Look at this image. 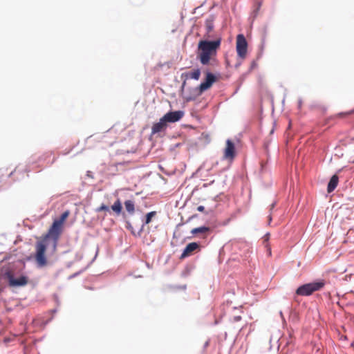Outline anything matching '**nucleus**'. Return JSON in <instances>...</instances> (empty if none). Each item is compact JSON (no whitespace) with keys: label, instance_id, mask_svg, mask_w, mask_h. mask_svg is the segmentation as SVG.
Returning a JSON list of instances; mask_svg holds the SVG:
<instances>
[{"label":"nucleus","instance_id":"f257e3e1","mask_svg":"<svg viewBox=\"0 0 354 354\" xmlns=\"http://www.w3.org/2000/svg\"><path fill=\"white\" fill-rule=\"evenodd\" d=\"M69 213V211L66 210L58 218L55 219L44 239L37 242L35 261L38 267L41 268L47 263L45 256L47 247H51L52 252L56 250L64 223L68 218Z\"/></svg>","mask_w":354,"mask_h":354},{"label":"nucleus","instance_id":"f03ea898","mask_svg":"<svg viewBox=\"0 0 354 354\" xmlns=\"http://www.w3.org/2000/svg\"><path fill=\"white\" fill-rule=\"evenodd\" d=\"M21 266V263H14L2 270L3 278L8 280V284L11 287H21L28 283L27 276L21 274L17 277L19 274L17 270H19Z\"/></svg>","mask_w":354,"mask_h":354},{"label":"nucleus","instance_id":"7ed1b4c3","mask_svg":"<svg viewBox=\"0 0 354 354\" xmlns=\"http://www.w3.org/2000/svg\"><path fill=\"white\" fill-rule=\"evenodd\" d=\"M205 77L204 80L199 84L198 86L193 88L191 91V96L187 98V101L194 100L196 97L202 95L203 92L208 90L215 83L218 77L213 73L206 71Z\"/></svg>","mask_w":354,"mask_h":354},{"label":"nucleus","instance_id":"20e7f679","mask_svg":"<svg viewBox=\"0 0 354 354\" xmlns=\"http://www.w3.org/2000/svg\"><path fill=\"white\" fill-rule=\"evenodd\" d=\"M219 47L220 46H198L196 57L201 64L208 65L211 59L216 55Z\"/></svg>","mask_w":354,"mask_h":354},{"label":"nucleus","instance_id":"39448f33","mask_svg":"<svg viewBox=\"0 0 354 354\" xmlns=\"http://www.w3.org/2000/svg\"><path fill=\"white\" fill-rule=\"evenodd\" d=\"M325 285V281L322 279L313 281L299 286L295 293L301 296H310L314 292L321 290Z\"/></svg>","mask_w":354,"mask_h":354},{"label":"nucleus","instance_id":"423d86ee","mask_svg":"<svg viewBox=\"0 0 354 354\" xmlns=\"http://www.w3.org/2000/svg\"><path fill=\"white\" fill-rule=\"evenodd\" d=\"M206 38L198 41V44H220L221 39L219 37H214V17H210L205 21Z\"/></svg>","mask_w":354,"mask_h":354},{"label":"nucleus","instance_id":"0eeeda50","mask_svg":"<svg viewBox=\"0 0 354 354\" xmlns=\"http://www.w3.org/2000/svg\"><path fill=\"white\" fill-rule=\"evenodd\" d=\"M184 111L181 110L170 111L163 115L167 123H174L179 121L184 115Z\"/></svg>","mask_w":354,"mask_h":354},{"label":"nucleus","instance_id":"6e6552de","mask_svg":"<svg viewBox=\"0 0 354 354\" xmlns=\"http://www.w3.org/2000/svg\"><path fill=\"white\" fill-rule=\"evenodd\" d=\"M236 156V147L234 142L227 139L226 140V147L224 149V158L233 160Z\"/></svg>","mask_w":354,"mask_h":354},{"label":"nucleus","instance_id":"1a4fd4ad","mask_svg":"<svg viewBox=\"0 0 354 354\" xmlns=\"http://www.w3.org/2000/svg\"><path fill=\"white\" fill-rule=\"evenodd\" d=\"M200 248V244L197 242H192L188 243L184 248L180 259H183L191 255L192 252Z\"/></svg>","mask_w":354,"mask_h":354},{"label":"nucleus","instance_id":"9d476101","mask_svg":"<svg viewBox=\"0 0 354 354\" xmlns=\"http://www.w3.org/2000/svg\"><path fill=\"white\" fill-rule=\"evenodd\" d=\"M168 126L167 122L162 116L158 122L153 124L151 128V133L156 134L165 131Z\"/></svg>","mask_w":354,"mask_h":354},{"label":"nucleus","instance_id":"9b49d317","mask_svg":"<svg viewBox=\"0 0 354 354\" xmlns=\"http://www.w3.org/2000/svg\"><path fill=\"white\" fill-rule=\"evenodd\" d=\"M201 69L195 68L191 71L183 73L181 74V78L185 77V80L193 79L194 80H198L201 76Z\"/></svg>","mask_w":354,"mask_h":354},{"label":"nucleus","instance_id":"f8f14e48","mask_svg":"<svg viewBox=\"0 0 354 354\" xmlns=\"http://www.w3.org/2000/svg\"><path fill=\"white\" fill-rule=\"evenodd\" d=\"M338 183H339L338 176L337 174L333 175L330 177V178L328 183V185H327L328 193H331L332 192H333L335 189V188L337 187Z\"/></svg>","mask_w":354,"mask_h":354},{"label":"nucleus","instance_id":"ddd939ff","mask_svg":"<svg viewBox=\"0 0 354 354\" xmlns=\"http://www.w3.org/2000/svg\"><path fill=\"white\" fill-rule=\"evenodd\" d=\"M211 232V229L209 227L205 225L200 226L198 227H195L191 230V233L192 235H196L198 234H207Z\"/></svg>","mask_w":354,"mask_h":354},{"label":"nucleus","instance_id":"4468645a","mask_svg":"<svg viewBox=\"0 0 354 354\" xmlns=\"http://www.w3.org/2000/svg\"><path fill=\"white\" fill-rule=\"evenodd\" d=\"M124 207L127 212L130 214L133 215L135 212V203L131 200H127L124 201Z\"/></svg>","mask_w":354,"mask_h":354},{"label":"nucleus","instance_id":"2eb2a0df","mask_svg":"<svg viewBox=\"0 0 354 354\" xmlns=\"http://www.w3.org/2000/svg\"><path fill=\"white\" fill-rule=\"evenodd\" d=\"M111 209L117 214L119 215L122 212V205L120 199H117L111 205Z\"/></svg>","mask_w":354,"mask_h":354},{"label":"nucleus","instance_id":"dca6fc26","mask_svg":"<svg viewBox=\"0 0 354 354\" xmlns=\"http://www.w3.org/2000/svg\"><path fill=\"white\" fill-rule=\"evenodd\" d=\"M248 46H236L237 55L240 58L243 59L245 57L248 52Z\"/></svg>","mask_w":354,"mask_h":354},{"label":"nucleus","instance_id":"f3484780","mask_svg":"<svg viewBox=\"0 0 354 354\" xmlns=\"http://www.w3.org/2000/svg\"><path fill=\"white\" fill-rule=\"evenodd\" d=\"M156 215V211H151L148 212L145 217H142V222H143V225H147L150 223L152 221L153 217Z\"/></svg>","mask_w":354,"mask_h":354},{"label":"nucleus","instance_id":"a211bd4d","mask_svg":"<svg viewBox=\"0 0 354 354\" xmlns=\"http://www.w3.org/2000/svg\"><path fill=\"white\" fill-rule=\"evenodd\" d=\"M287 310L289 313L290 319L292 322H297L299 319L297 313L291 306H288Z\"/></svg>","mask_w":354,"mask_h":354},{"label":"nucleus","instance_id":"6ab92c4d","mask_svg":"<svg viewBox=\"0 0 354 354\" xmlns=\"http://www.w3.org/2000/svg\"><path fill=\"white\" fill-rule=\"evenodd\" d=\"M236 44H247L246 39L243 35L240 34L237 35Z\"/></svg>","mask_w":354,"mask_h":354},{"label":"nucleus","instance_id":"aec40b11","mask_svg":"<svg viewBox=\"0 0 354 354\" xmlns=\"http://www.w3.org/2000/svg\"><path fill=\"white\" fill-rule=\"evenodd\" d=\"M102 211L110 212V208L108 205L102 203L99 207H97L96 209V212H102Z\"/></svg>","mask_w":354,"mask_h":354},{"label":"nucleus","instance_id":"412c9836","mask_svg":"<svg viewBox=\"0 0 354 354\" xmlns=\"http://www.w3.org/2000/svg\"><path fill=\"white\" fill-rule=\"evenodd\" d=\"M125 227L127 230H130L131 234L135 236L136 232L134 231V229L131 223V222L128 220L125 221Z\"/></svg>","mask_w":354,"mask_h":354},{"label":"nucleus","instance_id":"4be33fe9","mask_svg":"<svg viewBox=\"0 0 354 354\" xmlns=\"http://www.w3.org/2000/svg\"><path fill=\"white\" fill-rule=\"evenodd\" d=\"M86 270V268H84L82 270H80L75 273H73V274L70 275L68 277V280H71L75 277H77V276H79L82 272H84V270Z\"/></svg>","mask_w":354,"mask_h":354},{"label":"nucleus","instance_id":"5701e85b","mask_svg":"<svg viewBox=\"0 0 354 354\" xmlns=\"http://www.w3.org/2000/svg\"><path fill=\"white\" fill-rule=\"evenodd\" d=\"M145 225H143V223L142 224V225H141L140 228L139 229V230L137 232H136L135 236L140 237L141 236L142 232H143L144 227H145Z\"/></svg>","mask_w":354,"mask_h":354},{"label":"nucleus","instance_id":"b1692460","mask_svg":"<svg viewBox=\"0 0 354 354\" xmlns=\"http://www.w3.org/2000/svg\"><path fill=\"white\" fill-rule=\"evenodd\" d=\"M279 315H280V317L281 318L283 325L286 326L287 324V323H286V319H285V317L283 316V312L281 310L279 311Z\"/></svg>","mask_w":354,"mask_h":354},{"label":"nucleus","instance_id":"393cba45","mask_svg":"<svg viewBox=\"0 0 354 354\" xmlns=\"http://www.w3.org/2000/svg\"><path fill=\"white\" fill-rule=\"evenodd\" d=\"M53 297H54V299H55V301L56 304L57 306H59L61 302H60V300H59V297L57 296V294H54L53 295Z\"/></svg>","mask_w":354,"mask_h":354},{"label":"nucleus","instance_id":"a878e982","mask_svg":"<svg viewBox=\"0 0 354 354\" xmlns=\"http://www.w3.org/2000/svg\"><path fill=\"white\" fill-rule=\"evenodd\" d=\"M196 217H198V214H193L192 216H189L187 218V220L185 221V223H189L192 219H194V218H196Z\"/></svg>","mask_w":354,"mask_h":354},{"label":"nucleus","instance_id":"bb28decb","mask_svg":"<svg viewBox=\"0 0 354 354\" xmlns=\"http://www.w3.org/2000/svg\"><path fill=\"white\" fill-rule=\"evenodd\" d=\"M181 79H182V80H183V83H182V85H181V87H180V90H181V91H183V90H184V88H185V85H186V80H185V77H184V78H181Z\"/></svg>","mask_w":354,"mask_h":354},{"label":"nucleus","instance_id":"cd10ccee","mask_svg":"<svg viewBox=\"0 0 354 354\" xmlns=\"http://www.w3.org/2000/svg\"><path fill=\"white\" fill-rule=\"evenodd\" d=\"M241 316H239V315L234 316V317H233V321H234V322H239V321H241Z\"/></svg>","mask_w":354,"mask_h":354},{"label":"nucleus","instance_id":"c85d7f7f","mask_svg":"<svg viewBox=\"0 0 354 354\" xmlns=\"http://www.w3.org/2000/svg\"><path fill=\"white\" fill-rule=\"evenodd\" d=\"M257 66L256 61H253L251 64L250 70L254 69Z\"/></svg>","mask_w":354,"mask_h":354},{"label":"nucleus","instance_id":"c756f323","mask_svg":"<svg viewBox=\"0 0 354 354\" xmlns=\"http://www.w3.org/2000/svg\"><path fill=\"white\" fill-rule=\"evenodd\" d=\"M197 210H198V212H204V211H205V207H204L203 205H199V206H198V207H197Z\"/></svg>","mask_w":354,"mask_h":354},{"label":"nucleus","instance_id":"7c9ffc66","mask_svg":"<svg viewBox=\"0 0 354 354\" xmlns=\"http://www.w3.org/2000/svg\"><path fill=\"white\" fill-rule=\"evenodd\" d=\"M269 238H270V233L268 232L263 236L264 241H268Z\"/></svg>","mask_w":354,"mask_h":354},{"label":"nucleus","instance_id":"2f4dec72","mask_svg":"<svg viewBox=\"0 0 354 354\" xmlns=\"http://www.w3.org/2000/svg\"><path fill=\"white\" fill-rule=\"evenodd\" d=\"M276 205V202L272 203L270 206V212H272Z\"/></svg>","mask_w":354,"mask_h":354},{"label":"nucleus","instance_id":"473e14b6","mask_svg":"<svg viewBox=\"0 0 354 354\" xmlns=\"http://www.w3.org/2000/svg\"><path fill=\"white\" fill-rule=\"evenodd\" d=\"M353 277V275L352 274H350V275H346L345 276V280L346 281H351V278Z\"/></svg>","mask_w":354,"mask_h":354},{"label":"nucleus","instance_id":"72a5a7b5","mask_svg":"<svg viewBox=\"0 0 354 354\" xmlns=\"http://www.w3.org/2000/svg\"><path fill=\"white\" fill-rule=\"evenodd\" d=\"M86 176H87L88 177H89V178H93V173H92L91 171H88L86 172Z\"/></svg>","mask_w":354,"mask_h":354},{"label":"nucleus","instance_id":"f704fd0d","mask_svg":"<svg viewBox=\"0 0 354 354\" xmlns=\"http://www.w3.org/2000/svg\"><path fill=\"white\" fill-rule=\"evenodd\" d=\"M297 106H298V109H301V107L302 106V100L301 99H299Z\"/></svg>","mask_w":354,"mask_h":354},{"label":"nucleus","instance_id":"c9c22d12","mask_svg":"<svg viewBox=\"0 0 354 354\" xmlns=\"http://www.w3.org/2000/svg\"><path fill=\"white\" fill-rule=\"evenodd\" d=\"M241 62H238L236 63L234 66H235L236 68H239L241 66Z\"/></svg>","mask_w":354,"mask_h":354},{"label":"nucleus","instance_id":"e433bc0d","mask_svg":"<svg viewBox=\"0 0 354 354\" xmlns=\"http://www.w3.org/2000/svg\"><path fill=\"white\" fill-rule=\"evenodd\" d=\"M271 221H272V217L270 215H269L268 216V223L270 224Z\"/></svg>","mask_w":354,"mask_h":354},{"label":"nucleus","instance_id":"4c0bfd02","mask_svg":"<svg viewBox=\"0 0 354 354\" xmlns=\"http://www.w3.org/2000/svg\"><path fill=\"white\" fill-rule=\"evenodd\" d=\"M20 263H21V267H20V269H19V270H17L18 271V274L19 273V271H20V270L21 269L22 266H25V264H23L21 262H20Z\"/></svg>","mask_w":354,"mask_h":354},{"label":"nucleus","instance_id":"58836bf2","mask_svg":"<svg viewBox=\"0 0 354 354\" xmlns=\"http://www.w3.org/2000/svg\"><path fill=\"white\" fill-rule=\"evenodd\" d=\"M57 311V308H54V309L51 310L52 313H55Z\"/></svg>","mask_w":354,"mask_h":354},{"label":"nucleus","instance_id":"ea45409f","mask_svg":"<svg viewBox=\"0 0 354 354\" xmlns=\"http://www.w3.org/2000/svg\"><path fill=\"white\" fill-rule=\"evenodd\" d=\"M207 345H208V342H206V343H205V346H207Z\"/></svg>","mask_w":354,"mask_h":354},{"label":"nucleus","instance_id":"a19ab883","mask_svg":"<svg viewBox=\"0 0 354 354\" xmlns=\"http://www.w3.org/2000/svg\"><path fill=\"white\" fill-rule=\"evenodd\" d=\"M352 113H354V110L351 111Z\"/></svg>","mask_w":354,"mask_h":354}]
</instances>
